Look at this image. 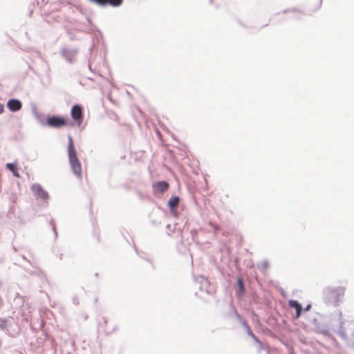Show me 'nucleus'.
I'll use <instances>...</instances> for the list:
<instances>
[{
    "instance_id": "ddd939ff",
    "label": "nucleus",
    "mask_w": 354,
    "mask_h": 354,
    "mask_svg": "<svg viewBox=\"0 0 354 354\" xmlns=\"http://www.w3.org/2000/svg\"><path fill=\"white\" fill-rule=\"evenodd\" d=\"M310 308H311V305H310V304H308V305L306 307L305 310H309L310 309Z\"/></svg>"
},
{
    "instance_id": "f257e3e1",
    "label": "nucleus",
    "mask_w": 354,
    "mask_h": 354,
    "mask_svg": "<svg viewBox=\"0 0 354 354\" xmlns=\"http://www.w3.org/2000/svg\"><path fill=\"white\" fill-rule=\"evenodd\" d=\"M68 156L71 167L73 173L79 178H82V165L77 158V151L75 149L73 140L71 136H68Z\"/></svg>"
},
{
    "instance_id": "20e7f679",
    "label": "nucleus",
    "mask_w": 354,
    "mask_h": 354,
    "mask_svg": "<svg viewBox=\"0 0 354 354\" xmlns=\"http://www.w3.org/2000/svg\"><path fill=\"white\" fill-rule=\"evenodd\" d=\"M101 6H111L112 7H119L122 4L123 0H90Z\"/></svg>"
},
{
    "instance_id": "f8f14e48",
    "label": "nucleus",
    "mask_w": 354,
    "mask_h": 354,
    "mask_svg": "<svg viewBox=\"0 0 354 354\" xmlns=\"http://www.w3.org/2000/svg\"><path fill=\"white\" fill-rule=\"evenodd\" d=\"M4 111L3 105L0 103V114H1Z\"/></svg>"
},
{
    "instance_id": "423d86ee",
    "label": "nucleus",
    "mask_w": 354,
    "mask_h": 354,
    "mask_svg": "<svg viewBox=\"0 0 354 354\" xmlns=\"http://www.w3.org/2000/svg\"><path fill=\"white\" fill-rule=\"evenodd\" d=\"M8 108L11 111H17L21 109V103L19 100L12 99L8 102Z\"/></svg>"
},
{
    "instance_id": "0eeeda50",
    "label": "nucleus",
    "mask_w": 354,
    "mask_h": 354,
    "mask_svg": "<svg viewBox=\"0 0 354 354\" xmlns=\"http://www.w3.org/2000/svg\"><path fill=\"white\" fill-rule=\"evenodd\" d=\"M32 189L38 195L39 197L46 200L48 197V193L44 191L39 185H33Z\"/></svg>"
},
{
    "instance_id": "7ed1b4c3",
    "label": "nucleus",
    "mask_w": 354,
    "mask_h": 354,
    "mask_svg": "<svg viewBox=\"0 0 354 354\" xmlns=\"http://www.w3.org/2000/svg\"><path fill=\"white\" fill-rule=\"evenodd\" d=\"M66 120L62 117L53 116L47 120V124L52 127L59 128L65 126Z\"/></svg>"
},
{
    "instance_id": "1a4fd4ad",
    "label": "nucleus",
    "mask_w": 354,
    "mask_h": 354,
    "mask_svg": "<svg viewBox=\"0 0 354 354\" xmlns=\"http://www.w3.org/2000/svg\"><path fill=\"white\" fill-rule=\"evenodd\" d=\"M6 168L9 169L15 176L19 178L20 175L18 171V168L14 163H7L6 164Z\"/></svg>"
},
{
    "instance_id": "39448f33",
    "label": "nucleus",
    "mask_w": 354,
    "mask_h": 354,
    "mask_svg": "<svg viewBox=\"0 0 354 354\" xmlns=\"http://www.w3.org/2000/svg\"><path fill=\"white\" fill-rule=\"evenodd\" d=\"M169 188V184L165 181L156 182L153 185V191L154 194L163 193Z\"/></svg>"
},
{
    "instance_id": "6e6552de",
    "label": "nucleus",
    "mask_w": 354,
    "mask_h": 354,
    "mask_svg": "<svg viewBox=\"0 0 354 354\" xmlns=\"http://www.w3.org/2000/svg\"><path fill=\"white\" fill-rule=\"evenodd\" d=\"M289 306L291 308H295L296 309V317L297 318L299 317L301 314L302 308L300 304H299L295 300H290L289 301Z\"/></svg>"
},
{
    "instance_id": "9d476101",
    "label": "nucleus",
    "mask_w": 354,
    "mask_h": 354,
    "mask_svg": "<svg viewBox=\"0 0 354 354\" xmlns=\"http://www.w3.org/2000/svg\"><path fill=\"white\" fill-rule=\"evenodd\" d=\"M169 205L171 207V209L174 210L175 207L177 206V196H174L170 199Z\"/></svg>"
},
{
    "instance_id": "f03ea898",
    "label": "nucleus",
    "mask_w": 354,
    "mask_h": 354,
    "mask_svg": "<svg viewBox=\"0 0 354 354\" xmlns=\"http://www.w3.org/2000/svg\"><path fill=\"white\" fill-rule=\"evenodd\" d=\"M71 115L78 125L82 124L83 121V112L80 105H74L71 109Z\"/></svg>"
},
{
    "instance_id": "9b49d317",
    "label": "nucleus",
    "mask_w": 354,
    "mask_h": 354,
    "mask_svg": "<svg viewBox=\"0 0 354 354\" xmlns=\"http://www.w3.org/2000/svg\"><path fill=\"white\" fill-rule=\"evenodd\" d=\"M238 284L239 286L240 290L241 292H243L244 286H243V281L241 279H238Z\"/></svg>"
}]
</instances>
